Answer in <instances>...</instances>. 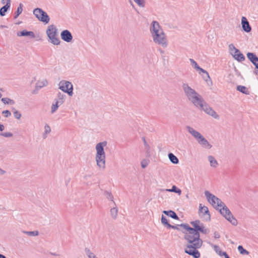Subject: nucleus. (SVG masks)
<instances>
[{
	"label": "nucleus",
	"instance_id": "f257e3e1",
	"mask_svg": "<svg viewBox=\"0 0 258 258\" xmlns=\"http://www.w3.org/2000/svg\"><path fill=\"white\" fill-rule=\"evenodd\" d=\"M190 224L194 227L191 228L187 224H182L180 226L186 230L185 233L184 238L188 244L185 249V252L192 255L194 258L200 257V253L197 250L200 248L203 244V240L200 238L199 232L203 234H207L209 230L206 228L203 223L200 220L191 221Z\"/></svg>",
	"mask_w": 258,
	"mask_h": 258
},
{
	"label": "nucleus",
	"instance_id": "f03ea898",
	"mask_svg": "<svg viewBox=\"0 0 258 258\" xmlns=\"http://www.w3.org/2000/svg\"><path fill=\"white\" fill-rule=\"evenodd\" d=\"M150 31L153 42L163 48L168 46L167 36L159 22L153 21L151 24Z\"/></svg>",
	"mask_w": 258,
	"mask_h": 258
},
{
	"label": "nucleus",
	"instance_id": "7ed1b4c3",
	"mask_svg": "<svg viewBox=\"0 0 258 258\" xmlns=\"http://www.w3.org/2000/svg\"><path fill=\"white\" fill-rule=\"evenodd\" d=\"M184 93L187 99L196 107L203 101L204 99L195 90L191 88L188 84L183 83L182 86Z\"/></svg>",
	"mask_w": 258,
	"mask_h": 258
},
{
	"label": "nucleus",
	"instance_id": "20e7f679",
	"mask_svg": "<svg viewBox=\"0 0 258 258\" xmlns=\"http://www.w3.org/2000/svg\"><path fill=\"white\" fill-rule=\"evenodd\" d=\"M204 193L208 202L216 210L223 206L224 203L208 190H206Z\"/></svg>",
	"mask_w": 258,
	"mask_h": 258
},
{
	"label": "nucleus",
	"instance_id": "39448f33",
	"mask_svg": "<svg viewBox=\"0 0 258 258\" xmlns=\"http://www.w3.org/2000/svg\"><path fill=\"white\" fill-rule=\"evenodd\" d=\"M220 213L232 225H236L237 224V220L233 217L229 209L223 204V206H221L219 209Z\"/></svg>",
	"mask_w": 258,
	"mask_h": 258
},
{
	"label": "nucleus",
	"instance_id": "423d86ee",
	"mask_svg": "<svg viewBox=\"0 0 258 258\" xmlns=\"http://www.w3.org/2000/svg\"><path fill=\"white\" fill-rule=\"evenodd\" d=\"M197 108H199L201 110H203L205 112H206L207 114L211 116L213 118L215 119H218L219 118V116L217 114V113L215 111V110L211 107L204 100H203L200 103V105H198L197 106Z\"/></svg>",
	"mask_w": 258,
	"mask_h": 258
},
{
	"label": "nucleus",
	"instance_id": "0eeeda50",
	"mask_svg": "<svg viewBox=\"0 0 258 258\" xmlns=\"http://www.w3.org/2000/svg\"><path fill=\"white\" fill-rule=\"evenodd\" d=\"M58 88L64 93H67L70 96L73 95V85L69 81L62 80L58 83Z\"/></svg>",
	"mask_w": 258,
	"mask_h": 258
},
{
	"label": "nucleus",
	"instance_id": "6e6552de",
	"mask_svg": "<svg viewBox=\"0 0 258 258\" xmlns=\"http://www.w3.org/2000/svg\"><path fill=\"white\" fill-rule=\"evenodd\" d=\"M33 14L38 20L44 24H47L50 21V18L47 14L40 8H36L33 10Z\"/></svg>",
	"mask_w": 258,
	"mask_h": 258
},
{
	"label": "nucleus",
	"instance_id": "1a4fd4ad",
	"mask_svg": "<svg viewBox=\"0 0 258 258\" xmlns=\"http://www.w3.org/2000/svg\"><path fill=\"white\" fill-rule=\"evenodd\" d=\"M228 48L230 54L235 59L240 62L245 60L244 55L241 53L239 50L236 48L233 44H229Z\"/></svg>",
	"mask_w": 258,
	"mask_h": 258
},
{
	"label": "nucleus",
	"instance_id": "9d476101",
	"mask_svg": "<svg viewBox=\"0 0 258 258\" xmlns=\"http://www.w3.org/2000/svg\"><path fill=\"white\" fill-rule=\"evenodd\" d=\"M189 61L192 67L199 72V74L202 75V73H203L207 75V79H205L206 82H208V81H210L211 82V79L209 73L206 70L200 67L197 62L194 59L190 58Z\"/></svg>",
	"mask_w": 258,
	"mask_h": 258
},
{
	"label": "nucleus",
	"instance_id": "9b49d317",
	"mask_svg": "<svg viewBox=\"0 0 258 258\" xmlns=\"http://www.w3.org/2000/svg\"><path fill=\"white\" fill-rule=\"evenodd\" d=\"M95 160L97 166L101 170H104L106 168V156L95 155Z\"/></svg>",
	"mask_w": 258,
	"mask_h": 258
},
{
	"label": "nucleus",
	"instance_id": "f8f14e48",
	"mask_svg": "<svg viewBox=\"0 0 258 258\" xmlns=\"http://www.w3.org/2000/svg\"><path fill=\"white\" fill-rule=\"evenodd\" d=\"M107 145V142L103 141L97 143L95 146L96 154L95 155H104L106 156V154L104 151V147Z\"/></svg>",
	"mask_w": 258,
	"mask_h": 258
},
{
	"label": "nucleus",
	"instance_id": "ddd939ff",
	"mask_svg": "<svg viewBox=\"0 0 258 258\" xmlns=\"http://www.w3.org/2000/svg\"><path fill=\"white\" fill-rule=\"evenodd\" d=\"M199 213L201 216L204 217L206 220L209 221L210 220L211 216L207 207L203 206L202 204H200Z\"/></svg>",
	"mask_w": 258,
	"mask_h": 258
},
{
	"label": "nucleus",
	"instance_id": "4468645a",
	"mask_svg": "<svg viewBox=\"0 0 258 258\" xmlns=\"http://www.w3.org/2000/svg\"><path fill=\"white\" fill-rule=\"evenodd\" d=\"M48 85V82L46 79H43L37 81L35 84L34 90L32 91V93L36 94L39 89L43 88V87L46 86Z\"/></svg>",
	"mask_w": 258,
	"mask_h": 258
},
{
	"label": "nucleus",
	"instance_id": "2eb2a0df",
	"mask_svg": "<svg viewBox=\"0 0 258 258\" xmlns=\"http://www.w3.org/2000/svg\"><path fill=\"white\" fill-rule=\"evenodd\" d=\"M60 37L62 40L68 43L71 42L73 40V36L68 30H63L60 33Z\"/></svg>",
	"mask_w": 258,
	"mask_h": 258
},
{
	"label": "nucleus",
	"instance_id": "dca6fc26",
	"mask_svg": "<svg viewBox=\"0 0 258 258\" xmlns=\"http://www.w3.org/2000/svg\"><path fill=\"white\" fill-rule=\"evenodd\" d=\"M186 130L197 141L203 136L200 132L190 126H186Z\"/></svg>",
	"mask_w": 258,
	"mask_h": 258
},
{
	"label": "nucleus",
	"instance_id": "f3484780",
	"mask_svg": "<svg viewBox=\"0 0 258 258\" xmlns=\"http://www.w3.org/2000/svg\"><path fill=\"white\" fill-rule=\"evenodd\" d=\"M241 25L242 29L245 32L248 33L251 31V27L248 21L245 17H242L241 18Z\"/></svg>",
	"mask_w": 258,
	"mask_h": 258
},
{
	"label": "nucleus",
	"instance_id": "a211bd4d",
	"mask_svg": "<svg viewBox=\"0 0 258 258\" xmlns=\"http://www.w3.org/2000/svg\"><path fill=\"white\" fill-rule=\"evenodd\" d=\"M246 55L248 59L255 66V68L258 69V57L252 52H248Z\"/></svg>",
	"mask_w": 258,
	"mask_h": 258
},
{
	"label": "nucleus",
	"instance_id": "6ab92c4d",
	"mask_svg": "<svg viewBox=\"0 0 258 258\" xmlns=\"http://www.w3.org/2000/svg\"><path fill=\"white\" fill-rule=\"evenodd\" d=\"M46 33L47 37H49L50 35H55L58 34L57 29L54 25H49L46 29Z\"/></svg>",
	"mask_w": 258,
	"mask_h": 258
},
{
	"label": "nucleus",
	"instance_id": "aec40b11",
	"mask_svg": "<svg viewBox=\"0 0 258 258\" xmlns=\"http://www.w3.org/2000/svg\"><path fill=\"white\" fill-rule=\"evenodd\" d=\"M198 143L201 145L203 148L210 149L212 148V145L207 140L202 136L198 141Z\"/></svg>",
	"mask_w": 258,
	"mask_h": 258
},
{
	"label": "nucleus",
	"instance_id": "412c9836",
	"mask_svg": "<svg viewBox=\"0 0 258 258\" xmlns=\"http://www.w3.org/2000/svg\"><path fill=\"white\" fill-rule=\"evenodd\" d=\"M48 37L49 38V42L53 45H58L60 44V40L58 37V33L55 35H50V36Z\"/></svg>",
	"mask_w": 258,
	"mask_h": 258
},
{
	"label": "nucleus",
	"instance_id": "4be33fe9",
	"mask_svg": "<svg viewBox=\"0 0 258 258\" xmlns=\"http://www.w3.org/2000/svg\"><path fill=\"white\" fill-rule=\"evenodd\" d=\"M110 213L113 219H116L118 216V208L115 202H113V207L110 210Z\"/></svg>",
	"mask_w": 258,
	"mask_h": 258
},
{
	"label": "nucleus",
	"instance_id": "5701e85b",
	"mask_svg": "<svg viewBox=\"0 0 258 258\" xmlns=\"http://www.w3.org/2000/svg\"><path fill=\"white\" fill-rule=\"evenodd\" d=\"M66 99V95L64 93L59 92L57 93L54 100L62 104L64 102Z\"/></svg>",
	"mask_w": 258,
	"mask_h": 258
},
{
	"label": "nucleus",
	"instance_id": "b1692460",
	"mask_svg": "<svg viewBox=\"0 0 258 258\" xmlns=\"http://www.w3.org/2000/svg\"><path fill=\"white\" fill-rule=\"evenodd\" d=\"M18 36H30L31 38H35V35L32 31H27L26 30H23L17 33Z\"/></svg>",
	"mask_w": 258,
	"mask_h": 258
},
{
	"label": "nucleus",
	"instance_id": "393cba45",
	"mask_svg": "<svg viewBox=\"0 0 258 258\" xmlns=\"http://www.w3.org/2000/svg\"><path fill=\"white\" fill-rule=\"evenodd\" d=\"M208 159L210 162V166L213 168H216L218 166V163L216 159L212 155L208 157Z\"/></svg>",
	"mask_w": 258,
	"mask_h": 258
},
{
	"label": "nucleus",
	"instance_id": "a878e982",
	"mask_svg": "<svg viewBox=\"0 0 258 258\" xmlns=\"http://www.w3.org/2000/svg\"><path fill=\"white\" fill-rule=\"evenodd\" d=\"M61 105V103L58 102L54 100V102L51 106V113L52 114L55 113L58 109V107Z\"/></svg>",
	"mask_w": 258,
	"mask_h": 258
},
{
	"label": "nucleus",
	"instance_id": "bb28decb",
	"mask_svg": "<svg viewBox=\"0 0 258 258\" xmlns=\"http://www.w3.org/2000/svg\"><path fill=\"white\" fill-rule=\"evenodd\" d=\"M236 89L237 91L246 95H249L250 93L249 90L244 86L238 85L237 86Z\"/></svg>",
	"mask_w": 258,
	"mask_h": 258
},
{
	"label": "nucleus",
	"instance_id": "cd10ccee",
	"mask_svg": "<svg viewBox=\"0 0 258 258\" xmlns=\"http://www.w3.org/2000/svg\"><path fill=\"white\" fill-rule=\"evenodd\" d=\"M163 213L165 215L168 216L169 217L172 218L174 219H178V217L177 216L176 214L173 211H163Z\"/></svg>",
	"mask_w": 258,
	"mask_h": 258
},
{
	"label": "nucleus",
	"instance_id": "c85d7f7f",
	"mask_svg": "<svg viewBox=\"0 0 258 258\" xmlns=\"http://www.w3.org/2000/svg\"><path fill=\"white\" fill-rule=\"evenodd\" d=\"M44 133L43 134V139H46L48 135L51 132V128L48 124H45L44 127Z\"/></svg>",
	"mask_w": 258,
	"mask_h": 258
},
{
	"label": "nucleus",
	"instance_id": "c756f323",
	"mask_svg": "<svg viewBox=\"0 0 258 258\" xmlns=\"http://www.w3.org/2000/svg\"><path fill=\"white\" fill-rule=\"evenodd\" d=\"M1 100L5 104L14 105L15 104V101L9 98H3Z\"/></svg>",
	"mask_w": 258,
	"mask_h": 258
},
{
	"label": "nucleus",
	"instance_id": "7c9ffc66",
	"mask_svg": "<svg viewBox=\"0 0 258 258\" xmlns=\"http://www.w3.org/2000/svg\"><path fill=\"white\" fill-rule=\"evenodd\" d=\"M168 158L170 161L173 164H177L179 162L178 158L171 153L168 154Z\"/></svg>",
	"mask_w": 258,
	"mask_h": 258
},
{
	"label": "nucleus",
	"instance_id": "2f4dec72",
	"mask_svg": "<svg viewBox=\"0 0 258 258\" xmlns=\"http://www.w3.org/2000/svg\"><path fill=\"white\" fill-rule=\"evenodd\" d=\"M209 243L212 247H213L214 250L218 255H219L220 256H222V253H223V252L222 251L219 246L214 245L213 244L210 242Z\"/></svg>",
	"mask_w": 258,
	"mask_h": 258
},
{
	"label": "nucleus",
	"instance_id": "473e14b6",
	"mask_svg": "<svg viewBox=\"0 0 258 258\" xmlns=\"http://www.w3.org/2000/svg\"><path fill=\"white\" fill-rule=\"evenodd\" d=\"M85 252L88 258H98L88 248H85Z\"/></svg>",
	"mask_w": 258,
	"mask_h": 258
},
{
	"label": "nucleus",
	"instance_id": "72a5a7b5",
	"mask_svg": "<svg viewBox=\"0 0 258 258\" xmlns=\"http://www.w3.org/2000/svg\"><path fill=\"white\" fill-rule=\"evenodd\" d=\"M9 4H7L4 7L1 8L0 9V15L1 16H4L5 15L6 12L8 10V9L10 8Z\"/></svg>",
	"mask_w": 258,
	"mask_h": 258
},
{
	"label": "nucleus",
	"instance_id": "f704fd0d",
	"mask_svg": "<svg viewBox=\"0 0 258 258\" xmlns=\"http://www.w3.org/2000/svg\"><path fill=\"white\" fill-rule=\"evenodd\" d=\"M104 195L107 200L112 201L113 203V202H114L113 200L114 197L111 192L108 191H105L104 192Z\"/></svg>",
	"mask_w": 258,
	"mask_h": 258
},
{
	"label": "nucleus",
	"instance_id": "c9c22d12",
	"mask_svg": "<svg viewBox=\"0 0 258 258\" xmlns=\"http://www.w3.org/2000/svg\"><path fill=\"white\" fill-rule=\"evenodd\" d=\"M23 11V5L20 3L19 7L17 8V11L14 16V19H17L18 16L22 13Z\"/></svg>",
	"mask_w": 258,
	"mask_h": 258
},
{
	"label": "nucleus",
	"instance_id": "e433bc0d",
	"mask_svg": "<svg viewBox=\"0 0 258 258\" xmlns=\"http://www.w3.org/2000/svg\"><path fill=\"white\" fill-rule=\"evenodd\" d=\"M23 233L27 234L30 236H37L39 234V232L38 231H22Z\"/></svg>",
	"mask_w": 258,
	"mask_h": 258
},
{
	"label": "nucleus",
	"instance_id": "4c0bfd02",
	"mask_svg": "<svg viewBox=\"0 0 258 258\" xmlns=\"http://www.w3.org/2000/svg\"><path fill=\"white\" fill-rule=\"evenodd\" d=\"M134 1L141 8H144L145 7V0H134Z\"/></svg>",
	"mask_w": 258,
	"mask_h": 258
},
{
	"label": "nucleus",
	"instance_id": "58836bf2",
	"mask_svg": "<svg viewBox=\"0 0 258 258\" xmlns=\"http://www.w3.org/2000/svg\"><path fill=\"white\" fill-rule=\"evenodd\" d=\"M238 250L239 252L242 254H248L249 252L244 249L241 245H239L238 247Z\"/></svg>",
	"mask_w": 258,
	"mask_h": 258
},
{
	"label": "nucleus",
	"instance_id": "ea45409f",
	"mask_svg": "<svg viewBox=\"0 0 258 258\" xmlns=\"http://www.w3.org/2000/svg\"><path fill=\"white\" fill-rule=\"evenodd\" d=\"M13 110H14L13 113L15 117L18 119H19L21 117V114L20 112L19 111L16 110L15 108H13Z\"/></svg>",
	"mask_w": 258,
	"mask_h": 258
},
{
	"label": "nucleus",
	"instance_id": "a19ab883",
	"mask_svg": "<svg viewBox=\"0 0 258 258\" xmlns=\"http://www.w3.org/2000/svg\"><path fill=\"white\" fill-rule=\"evenodd\" d=\"M149 161L148 160L144 159L141 162V166L143 168H145L149 164Z\"/></svg>",
	"mask_w": 258,
	"mask_h": 258
},
{
	"label": "nucleus",
	"instance_id": "79ce46f5",
	"mask_svg": "<svg viewBox=\"0 0 258 258\" xmlns=\"http://www.w3.org/2000/svg\"><path fill=\"white\" fill-rule=\"evenodd\" d=\"M161 220V223L163 225H167V227H168V225H170V224L168 223L166 218L165 217H164L163 215L162 216Z\"/></svg>",
	"mask_w": 258,
	"mask_h": 258
},
{
	"label": "nucleus",
	"instance_id": "37998d69",
	"mask_svg": "<svg viewBox=\"0 0 258 258\" xmlns=\"http://www.w3.org/2000/svg\"><path fill=\"white\" fill-rule=\"evenodd\" d=\"M1 135L6 138H9L13 136V134L10 132L1 133Z\"/></svg>",
	"mask_w": 258,
	"mask_h": 258
},
{
	"label": "nucleus",
	"instance_id": "c03bdc74",
	"mask_svg": "<svg viewBox=\"0 0 258 258\" xmlns=\"http://www.w3.org/2000/svg\"><path fill=\"white\" fill-rule=\"evenodd\" d=\"M178 188L175 185H173L171 189H166V190L169 192H176V190Z\"/></svg>",
	"mask_w": 258,
	"mask_h": 258
},
{
	"label": "nucleus",
	"instance_id": "a18cd8bd",
	"mask_svg": "<svg viewBox=\"0 0 258 258\" xmlns=\"http://www.w3.org/2000/svg\"><path fill=\"white\" fill-rule=\"evenodd\" d=\"M2 113L5 115V117H8L11 115L10 111L7 110L3 111Z\"/></svg>",
	"mask_w": 258,
	"mask_h": 258
},
{
	"label": "nucleus",
	"instance_id": "49530a36",
	"mask_svg": "<svg viewBox=\"0 0 258 258\" xmlns=\"http://www.w3.org/2000/svg\"><path fill=\"white\" fill-rule=\"evenodd\" d=\"M178 226H180V225H178V226H173V225H168V228H172V229H177V230H179V228H178Z\"/></svg>",
	"mask_w": 258,
	"mask_h": 258
},
{
	"label": "nucleus",
	"instance_id": "de8ad7c7",
	"mask_svg": "<svg viewBox=\"0 0 258 258\" xmlns=\"http://www.w3.org/2000/svg\"><path fill=\"white\" fill-rule=\"evenodd\" d=\"M9 4L8 5H10V7H11V0H2V3L3 4L7 5V4Z\"/></svg>",
	"mask_w": 258,
	"mask_h": 258
},
{
	"label": "nucleus",
	"instance_id": "09e8293b",
	"mask_svg": "<svg viewBox=\"0 0 258 258\" xmlns=\"http://www.w3.org/2000/svg\"><path fill=\"white\" fill-rule=\"evenodd\" d=\"M214 238H216V239H218L220 237L219 233L218 232H214Z\"/></svg>",
	"mask_w": 258,
	"mask_h": 258
},
{
	"label": "nucleus",
	"instance_id": "8fccbe9b",
	"mask_svg": "<svg viewBox=\"0 0 258 258\" xmlns=\"http://www.w3.org/2000/svg\"><path fill=\"white\" fill-rule=\"evenodd\" d=\"M222 256H224L225 258H230V257L228 256V255L227 254L226 252H223L222 253Z\"/></svg>",
	"mask_w": 258,
	"mask_h": 258
},
{
	"label": "nucleus",
	"instance_id": "3c124183",
	"mask_svg": "<svg viewBox=\"0 0 258 258\" xmlns=\"http://www.w3.org/2000/svg\"><path fill=\"white\" fill-rule=\"evenodd\" d=\"M6 173V171L0 168V175H4Z\"/></svg>",
	"mask_w": 258,
	"mask_h": 258
},
{
	"label": "nucleus",
	"instance_id": "603ef678",
	"mask_svg": "<svg viewBox=\"0 0 258 258\" xmlns=\"http://www.w3.org/2000/svg\"><path fill=\"white\" fill-rule=\"evenodd\" d=\"M175 193L178 194V195H180L181 194V190L180 189L177 188V189L176 190V192H175Z\"/></svg>",
	"mask_w": 258,
	"mask_h": 258
},
{
	"label": "nucleus",
	"instance_id": "864d4df0",
	"mask_svg": "<svg viewBox=\"0 0 258 258\" xmlns=\"http://www.w3.org/2000/svg\"><path fill=\"white\" fill-rule=\"evenodd\" d=\"M5 128L3 124H0V131H3Z\"/></svg>",
	"mask_w": 258,
	"mask_h": 258
},
{
	"label": "nucleus",
	"instance_id": "5fc2aeb1",
	"mask_svg": "<svg viewBox=\"0 0 258 258\" xmlns=\"http://www.w3.org/2000/svg\"><path fill=\"white\" fill-rule=\"evenodd\" d=\"M0 258H6V256L2 254H0Z\"/></svg>",
	"mask_w": 258,
	"mask_h": 258
},
{
	"label": "nucleus",
	"instance_id": "6e6d98bb",
	"mask_svg": "<svg viewBox=\"0 0 258 258\" xmlns=\"http://www.w3.org/2000/svg\"><path fill=\"white\" fill-rule=\"evenodd\" d=\"M205 75H203V79L205 80V79H207V75L206 74H205Z\"/></svg>",
	"mask_w": 258,
	"mask_h": 258
},
{
	"label": "nucleus",
	"instance_id": "4d7b16f0",
	"mask_svg": "<svg viewBox=\"0 0 258 258\" xmlns=\"http://www.w3.org/2000/svg\"><path fill=\"white\" fill-rule=\"evenodd\" d=\"M2 95L1 93H0V98L2 97Z\"/></svg>",
	"mask_w": 258,
	"mask_h": 258
}]
</instances>
